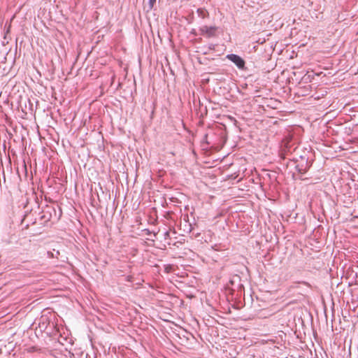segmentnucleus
<instances>
[{
    "mask_svg": "<svg viewBox=\"0 0 358 358\" xmlns=\"http://www.w3.org/2000/svg\"><path fill=\"white\" fill-rule=\"evenodd\" d=\"M39 221L41 224L46 225L47 223L55 217L57 220H59L62 215V211L59 208V213H57L56 208L54 206L50 205H45L40 213Z\"/></svg>",
    "mask_w": 358,
    "mask_h": 358,
    "instance_id": "1",
    "label": "nucleus"
},
{
    "mask_svg": "<svg viewBox=\"0 0 358 358\" xmlns=\"http://www.w3.org/2000/svg\"><path fill=\"white\" fill-rule=\"evenodd\" d=\"M225 289L229 292L232 296L238 297L244 292V286L241 283V278L238 275H233L229 282L226 285Z\"/></svg>",
    "mask_w": 358,
    "mask_h": 358,
    "instance_id": "2",
    "label": "nucleus"
},
{
    "mask_svg": "<svg viewBox=\"0 0 358 358\" xmlns=\"http://www.w3.org/2000/svg\"><path fill=\"white\" fill-rule=\"evenodd\" d=\"M296 163L295 168L297 172L301 175L306 173L312 165V162L308 160V158L304 156H301L299 160H296Z\"/></svg>",
    "mask_w": 358,
    "mask_h": 358,
    "instance_id": "3",
    "label": "nucleus"
},
{
    "mask_svg": "<svg viewBox=\"0 0 358 358\" xmlns=\"http://www.w3.org/2000/svg\"><path fill=\"white\" fill-rule=\"evenodd\" d=\"M226 58L233 62L238 69L242 71H246L248 68L245 66V60L238 55L229 54L226 56Z\"/></svg>",
    "mask_w": 358,
    "mask_h": 358,
    "instance_id": "4",
    "label": "nucleus"
},
{
    "mask_svg": "<svg viewBox=\"0 0 358 358\" xmlns=\"http://www.w3.org/2000/svg\"><path fill=\"white\" fill-rule=\"evenodd\" d=\"M201 34L207 37V38H213L216 36V32L217 31V27L215 26L208 27L204 25L199 29Z\"/></svg>",
    "mask_w": 358,
    "mask_h": 358,
    "instance_id": "5",
    "label": "nucleus"
},
{
    "mask_svg": "<svg viewBox=\"0 0 358 358\" xmlns=\"http://www.w3.org/2000/svg\"><path fill=\"white\" fill-rule=\"evenodd\" d=\"M36 223V218L34 217L32 210L29 213H26L22 220L21 224L24 225V228L27 229L29 225H34Z\"/></svg>",
    "mask_w": 358,
    "mask_h": 358,
    "instance_id": "6",
    "label": "nucleus"
},
{
    "mask_svg": "<svg viewBox=\"0 0 358 358\" xmlns=\"http://www.w3.org/2000/svg\"><path fill=\"white\" fill-rule=\"evenodd\" d=\"M296 304V307H293L289 308V310H292L294 311L300 312L301 313H310V310H308V308L305 306L303 303L301 302H296V301H290L287 303V307H291L292 305Z\"/></svg>",
    "mask_w": 358,
    "mask_h": 358,
    "instance_id": "7",
    "label": "nucleus"
},
{
    "mask_svg": "<svg viewBox=\"0 0 358 358\" xmlns=\"http://www.w3.org/2000/svg\"><path fill=\"white\" fill-rule=\"evenodd\" d=\"M299 284H303L304 285H306L307 287L308 288H310L311 287V285L309 282H306V281H299V282H294L292 285H289L287 288V294L288 295H289L290 293L292 292H294L298 289H300V287L299 286Z\"/></svg>",
    "mask_w": 358,
    "mask_h": 358,
    "instance_id": "8",
    "label": "nucleus"
},
{
    "mask_svg": "<svg viewBox=\"0 0 358 358\" xmlns=\"http://www.w3.org/2000/svg\"><path fill=\"white\" fill-rule=\"evenodd\" d=\"M196 13L198 14V16L202 19H205L209 17L208 11L204 8H198Z\"/></svg>",
    "mask_w": 358,
    "mask_h": 358,
    "instance_id": "9",
    "label": "nucleus"
},
{
    "mask_svg": "<svg viewBox=\"0 0 358 358\" xmlns=\"http://www.w3.org/2000/svg\"><path fill=\"white\" fill-rule=\"evenodd\" d=\"M60 255V252L59 250H55L53 249V251H48V257L50 258H59V256Z\"/></svg>",
    "mask_w": 358,
    "mask_h": 358,
    "instance_id": "10",
    "label": "nucleus"
},
{
    "mask_svg": "<svg viewBox=\"0 0 358 358\" xmlns=\"http://www.w3.org/2000/svg\"><path fill=\"white\" fill-rule=\"evenodd\" d=\"M298 293L301 295V298L303 300V301L306 302L307 300L305 296L306 292L304 290L300 289Z\"/></svg>",
    "mask_w": 358,
    "mask_h": 358,
    "instance_id": "11",
    "label": "nucleus"
},
{
    "mask_svg": "<svg viewBox=\"0 0 358 358\" xmlns=\"http://www.w3.org/2000/svg\"><path fill=\"white\" fill-rule=\"evenodd\" d=\"M155 3H156V0H149V5H150V8H152Z\"/></svg>",
    "mask_w": 358,
    "mask_h": 358,
    "instance_id": "12",
    "label": "nucleus"
},
{
    "mask_svg": "<svg viewBox=\"0 0 358 358\" xmlns=\"http://www.w3.org/2000/svg\"><path fill=\"white\" fill-rule=\"evenodd\" d=\"M145 234H146L147 235H150V234H152V231H150L149 229H145ZM153 235H154V236H157V234H156V233H155V232H153Z\"/></svg>",
    "mask_w": 358,
    "mask_h": 358,
    "instance_id": "13",
    "label": "nucleus"
},
{
    "mask_svg": "<svg viewBox=\"0 0 358 358\" xmlns=\"http://www.w3.org/2000/svg\"><path fill=\"white\" fill-rule=\"evenodd\" d=\"M134 277L132 275H128L127 277V281L133 282Z\"/></svg>",
    "mask_w": 358,
    "mask_h": 358,
    "instance_id": "14",
    "label": "nucleus"
},
{
    "mask_svg": "<svg viewBox=\"0 0 358 358\" xmlns=\"http://www.w3.org/2000/svg\"><path fill=\"white\" fill-rule=\"evenodd\" d=\"M203 141L206 143V144H210V142L208 141V134H206L203 138Z\"/></svg>",
    "mask_w": 358,
    "mask_h": 358,
    "instance_id": "15",
    "label": "nucleus"
},
{
    "mask_svg": "<svg viewBox=\"0 0 358 358\" xmlns=\"http://www.w3.org/2000/svg\"><path fill=\"white\" fill-rule=\"evenodd\" d=\"M215 45L211 43L209 45L208 49L209 50H215Z\"/></svg>",
    "mask_w": 358,
    "mask_h": 358,
    "instance_id": "16",
    "label": "nucleus"
},
{
    "mask_svg": "<svg viewBox=\"0 0 358 358\" xmlns=\"http://www.w3.org/2000/svg\"><path fill=\"white\" fill-rule=\"evenodd\" d=\"M164 236H165V238L169 237V231H166L165 234H164Z\"/></svg>",
    "mask_w": 358,
    "mask_h": 358,
    "instance_id": "17",
    "label": "nucleus"
},
{
    "mask_svg": "<svg viewBox=\"0 0 358 358\" xmlns=\"http://www.w3.org/2000/svg\"><path fill=\"white\" fill-rule=\"evenodd\" d=\"M10 27H11L10 24H9L8 28H7V30H6V34L10 31Z\"/></svg>",
    "mask_w": 358,
    "mask_h": 358,
    "instance_id": "18",
    "label": "nucleus"
},
{
    "mask_svg": "<svg viewBox=\"0 0 358 358\" xmlns=\"http://www.w3.org/2000/svg\"><path fill=\"white\" fill-rule=\"evenodd\" d=\"M199 236H200V233H197V234L195 235V236H196V237H199Z\"/></svg>",
    "mask_w": 358,
    "mask_h": 358,
    "instance_id": "19",
    "label": "nucleus"
},
{
    "mask_svg": "<svg viewBox=\"0 0 358 358\" xmlns=\"http://www.w3.org/2000/svg\"><path fill=\"white\" fill-rule=\"evenodd\" d=\"M45 201H52V200L50 199H48L47 198H45Z\"/></svg>",
    "mask_w": 358,
    "mask_h": 358,
    "instance_id": "20",
    "label": "nucleus"
},
{
    "mask_svg": "<svg viewBox=\"0 0 358 358\" xmlns=\"http://www.w3.org/2000/svg\"><path fill=\"white\" fill-rule=\"evenodd\" d=\"M45 201H52V200L50 199H48L47 198H45Z\"/></svg>",
    "mask_w": 358,
    "mask_h": 358,
    "instance_id": "21",
    "label": "nucleus"
},
{
    "mask_svg": "<svg viewBox=\"0 0 358 358\" xmlns=\"http://www.w3.org/2000/svg\"><path fill=\"white\" fill-rule=\"evenodd\" d=\"M45 201H52V200L50 199H48L47 198H45Z\"/></svg>",
    "mask_w": 358,
    "mask_h": 358,
    "instance_id": "22",
    "label": "nucleus"
},
{
    "mask_svg": "<svg viewBox=\"0 0 358 358\" xmlns=\"http://www.w3.org/2000/svg\"><path fill=\"white\" fill-rule=\"evenodd\" d=\"M162 320H164V321H169L168 319L166 318H163Z\"/></svg>",
    "mask_w": 358,
    "mask_h": 358,
    "instance_id": "23",
    "label": "nucleus"
},
{
    "mask_svg": "<svg viewBox=\"0 0 358 358\" xmlns=\"http://www.w3.org/2000/svg\"><path fill=\"white\" fill-rule=\"evenodd\" d=\"M355 275H356V278H358V274L357 273H355Z\"/></svg>",
    "mask_w": 358,
    "mask_h": 358,
    "instance_id": "24",
    "label": "nucleus"
},
{
    "mask_svg": "<svg viewBox=\"0 0 358 358\" xmlns=\"http://www.w3.org/2000/svg\"><path fill=\"white\" fill-rule=\"evenodd\" d=\"M352 285V283L349 282V286H351Z\"/></svg>",
    "mask_w": 358,
    "mask_h": 358,
    "instance_id": "25",
    "label": "nucleus"
}]
</instances>
